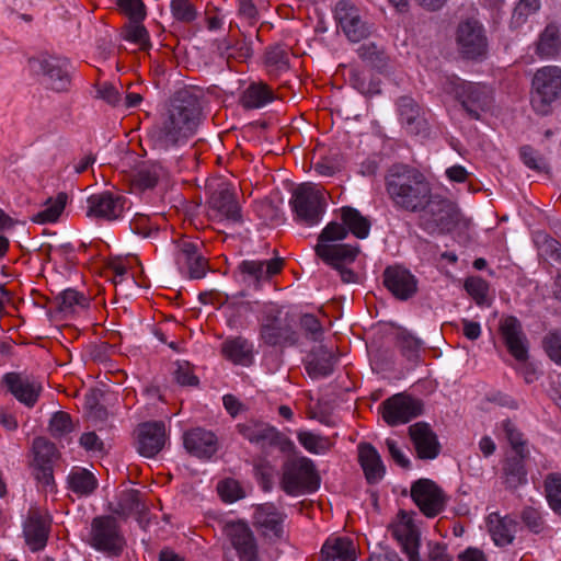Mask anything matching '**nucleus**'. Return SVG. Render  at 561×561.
<instances>
[{
    "label": "nucleus",
    "mask_w": 561,
    "mask_h": 561,
    "mask_svg": "<svg viewBox=\"0 0 561 561\" xmlns=\"http://www.w3.org/2000/svg\"><path fill=\"white\" fill-rule=\"evenodd\" d=\"M49 518L38 511H32L24 524L25 541L31 550L37 551L46 545Z\"/></svg>",
    "instance_id": "obj_27"
},
{
    "label": "nucleus",
    "mask_w": 561,
    "mask_h": 561,
    "mask_svg": "<svg viewBox=\"0 0 561 561\" xmlns=\"http://www.w3.org/2000/svg\"><path fill=\"white\" fill-rule=\"evenodd\" d=\"M559 100H561V68L557 66L539 68L531 81L530 103L534 111L542 116L549 115Z\"/></svg>",
    "instance_id": "obj_5"
},
{
    "label": "nucleus",
    "mask_w": 561,
    "mask_h": 561,
    "mask_svg": "<svg viewBox=\"0 0 561 561\" xmlns=\"http://www.w3.org/2000/svg\"><path fill=\"white\" fill-rule=\"evenodd\" d=\"M411 497L426 517L437 516L446 505L442 489L430 479H420L411 486Z\"/></svg>",
    "instance_id": "obj_14"
},
{
    "label": "nucleus",
    "mask_w": 561,
    "mask_h": 561,
    "mask_svg": "<svg viewBox=\"0 0 561 561\" xmlns=\"http://www.w3.org/2000/svg\"><path fill=\"white\" fill-rule=\"evenodd\" d=\"M295 317L289 312L266 314L261 327V336L268 345H295L298 343V333L294 330Z\"/></svg>",
    "instance_id": "obj_9"
},
{
    "label": "nucleus",
    "mask_w": 561,
    "mask_h": 561,
    "mask_svg": "<svg viewBox=\"0 0 561 561\" xmlns=\"http://www.w3.org/2000/svg\"><path fill=\"white\" fill-rule=\"evenodd\" d=\"M547 501L551 510L561 515V474L549 473L545 480Z\"/></svg>",
    "instance_id": "obj_47"
},
{
    "label": "nucleus",
    "mask_w": 561,
    "mask_h": 561,
    "mask_svg": "<svg viewBox=\"0 0 561 561\" xmlns=\"http://www.w3.org/2000/svg\"><path fill=\"white\" fill-rule=\"evenodd\" d=\"M542 345L548 357L561 366V331L552 330L548 332L542 340Z\"/></svg>",
    "instance_id": "obj_53"
},
{
    "label": "nucleus",
    "mask_w": 561,
    "mask_h": 561,
    "mask_svg": "<svg viewBox=\"0 0 561 561\" xmlns=\"http://www.w3.org/2000/svg\"><path fill=\"white\" fill-rule=\"evenodd\" d=\"M324 204L323 196L309 183L298 185L290 199L297 218L308 225H314L320 220Z\"/></svg>",
    "instance_id": "obj_12"
},
{
    "label": "nucleus",
    "mask_w": 561,
    "mask_h": 561,
    "mask_svg": "<svg viewBox=\"0 0 561 561\" xmlns=\"http://www.w3.org/2000/svg\"><path fill=\"white\" fill-rule=\"evenodd\" d=\"M30 64L44 75L50 89L57 92L69 89L71 78L69 73L70 64L67 59L56 56H43L30 59Z\"/></svg>",
    "instance_id": "obj_15"
},
{
    "label": "nucleus",
    "mask_w": 561,
    "mask_h": 561,
    "mask_svg": "<svg viewBox=\"0 0 561 561\" xmlns=\"http://www.w3.org/2000/svg\"><path fill=\"white\" fill-rule=\"evenodd\" d=\"M217 491L222 501L233 503L242 496L240 484L233 479H226L218 483Z\"/></svg>",
    "instance_id": "obj_58"
},
{
    "label": "nucleus",
    "mask_w": 561,
    "mask_h": 561,
    "mask_svg": "<svg viewBox=\"0 0 561 561\" xmlns=\"http://www.w3.org/2000/svg\"><path fill=\"white\" fill-rule=\"evenodd\" d=\"M68 483L71 491L81 496L91 494L96 488V479L83 468H75L68 477Z\"/></svg>",
    "instance_id": "obj_39"
},
{
    "label": "nucleus",
    "mask_w": 561,
    "mask_h": 561,
    "mask_svg": "<svg viewBox=\"0 0 561 561\" xmlns=\"http://www.w3.org/2000/svg\"><path fill=\"white\" fill-rule=\"evenodd\" d=\"M417 283H383L388 291L399 300H408L417 293Z\"/></svg>",
    "instance_id": "obj_60"
},
{
    "label": "nucleus",
    "mask_w": 561,
    "mask_h": 561,
    "mask_svg": "<svg viewBox=\"0 0 561 561\" xmlns=\"http://www.w3.org/2000/svg\"><path fill=\"white\" fill-rule=\"evenodd\" d=\"M517 522L510 516L501 517L497 513L488 516L489 531L496 546H508L515 538Z\"/></svg>",
    "instance_id": "obj_31"
},
{
    "label": "nucleus",
    "mask_w": 561,
    "mask_h": 561,
    "mask_svg": "<svg viewBox=\"0 0 561 561\" xmlns=\"http://www.w3.org/2000/svg\"><path fill=\"white\" fill-rule=\"evenodd\" d=\"M342 220L343 224L333 221L322 230L314 250L318 257L339 272L341 280H354L353 271L345 265L355 260L359 248L335 242L345 239L348 231L358 239L367 238L370 222L357 209L348 206L342 208Z\"/></svg>",
    "instance_id": "obj_1"
},
{
    "label": "nucleus",
    "mask_w": 561,
    "mask_h": 561,
    "mask_svg": "<svg viewBox=\"0 0 561 561\" xmlns=\"http://www.w3.org/2000/svg\"><path fill=\"white\" fill-rule=\"evenodd\" d=\"M425 204L417 211L419 226L424 231L431 234H444L450 232L460 222V210L450 199L431 194Z\"/></svg>",
    "instance_id": "obj_4"
},
{
    "label": "nucleus",
    "mask_w": 561,
    "mask_h": 561,
    "mask_svg": "<svg viewBox=\"0 0 561 561\" xmlns=\"http://www.w3.org/2000/svg\"><path fill=\"white\" fill-rule=\"evenodd\" d=\"M275 99L272 89L259 79L248 83V110L262 108Z\"/></svg>",
    "instance_id": "obj_35"
},
{
    "label": "nucleus",
    "mask_w": 561,
    "mask_h": 561,
    "mask_svg": "<svg viewBox=\"0 0 561 561\" xmlns=\"http://www.w3.org/2000/svg\"><path fill=\"white\" fill-rule=\"evenodd\" d=\"M299 443L310 453L322 454L330 449L331 443L328 438L316 435L311 432H299Z\"/></svg>",
    "instance_id": "obj_50"
},
{
    "label": "nucleus",
    "mask_w": 561,
    "mask_h": 561,
    "mask_svg": "<svg viewBox=\"0 0 561 561\" xmlns=\"http://www.w3.org/2000/svg\"><path fill=\"white\" fill-rule=\"evenodd\" d=\"M520 158L527 168L538 172H549L547 159L530 146H523L520 148Z\"/></svg>",
    "instance_id": "obj_51"
},
{
    "label": "nucleus",
    "mask_w": 561,
    "mask_h": 561,
    "mask_svg": "<svg viewBox=\"0 0 561 561\" xmlns=\"http://www.w3.org/2000/svg\"><path fill=\"white\" fill-rule=\"evenodd\" d=\"M208 192L207 204L213 216L233 222H241V206L236 199L233 185L220 178L211 179L206 183Z\"/></svg>",
    "instance_id": "obj_7"
},
{
    "label": "nucleus",
    "mask_w": 561,
    "mask_h": 561,
    "mask_svg": "<svg viewBox=\"0 0 561 561\" xmlns=\"http://www.w3.org/2000/svg\"><path fill=\"white\" fill-rule=\"evenodd\" d=\"M335 19L351 42H360L369 35V28L362 21L357 8L348 1L341 0L337 2Z\"/></svg>",
    "instance_id": "obj_21"
},
{
    "label": "nucleus",
    "mask_w": 561,
    "mask_h": 561,
    "mask_svg": "<svg viewBox=\"0 0 561 561\" xmlns=\"http://www.w3.org/2000/svg\"><path fill=\"white\" fill-rule=\"evenodd\" d=\"M72 431V423L67 413H55L49 422V432L56 438L65 437Z\"/></svg>",
    "instance_id": "obj_57"
},
{
    "label": "nucleus",
    "mask_w": 561,
    "mask_h": 561,
    "mask_svg": "<svg viewBox=\"0 0 561 561\" xmlns=\"http://www.w3.org/2000/svg\"><path fill=\"white\" fill-rule=\"evenodd\" d=\"M358 460L368 483L373 484L382 479L385 467L380 455L370 444L363 443L358 445Z\"/></svg>",
    "instance_id": "obj_30"
},
{
    "label": "nucleus",
    "mask_w": 561,
    "mask_h": 561,
    "mask_svg": "<svg viewBox=\"0 0 561 561\" xmlns=\"http://www.w3.org/2000/svg\"><path fill=\"white\" fill-rule=\"evenodd\" d=\"M264 62L272 71H283L289 68L288 54L280 46L267 50Z\"/></svg>",
    "instance_id": "obj_54"
},
{
    "label": "nucleus",
    "mask_w": 561,
    "mask_h": 561,
    "mask_svg": "<svg viewBox=\"0 0 561 561\" xmlns=\"http://www.w3.org/2000/svg\"><path fill=\"white\" fill-rule=\"evenodd\" d=\"M33 470L36 480L46 489H53V462L57 459L56 447L43 437L33 442Z\"/></svg>",
    "instance_id": "obj_17"
},
{
    "label": "nucleus",
    "mask_w": 561,
    "mask_h": 561,
    "mask_svg": "<svg viewBox=\"0 0 561 561\" xmlns=\"http://www.w3.org/2000/svg\"><path fill=\"white\" fill-rule=\"evenodd\" d=\"M463 287L479 307L491 306L493 297L488 283H463Z\"/></svg>",
    "instance_id": "obj_52"
},
{
    "label": "nucleus",
    "mask_w": 561,
    "mask_h": 561,
    "mask_svg": "<svg viewBox=\"0 0 561 561\" xmlns=\"http://www.w3.org/2000/svg\"><path fill=\"white\" fill-rule=\"evenodd\" d=\"M381 408L382 417L390 426L408 423L423 412L422 401L404 393L388 398Z\"/></svg>",
    "instance_id": "obj_13"
},
{
    "label": "nucleus",
    "mask_w": 561,
    "mask_h": 561,
    "mask_svg": "<svg viewBox=\"0 0 561 561\" xmlns=\"http://www.w3.org/2000/svg\"><path fill=\"white\" fill-rule=\"evenodd\" d=\"M253 472L262 490L270 492L274 485L275 467L268 460L260 458L253 463Z\"/></svg>",
    "instance_id": "obj_45"
},
{
    "label": "nucleus",
    "mask_w": 561,
    "mask_h": 561,
    "mask_svg": "<svg viewBox=\"0 0 561 561\" xmlns=\"http://www.w3.org/2000/svg\"><path fill=\"white\" fill-rule=\"evenodd\" d=\"M184 446L191 455L208 459L217 451V438L209 431L195 428L184 435Z\"/></svg>",
    "instance_id": "obj_26"
},
{
    "label": "nucleus",
    "mask_w": 561,
    "mask_h": 561,
    "mask_svg": "<svg viewBox=\"0 0 561 561\" xmlns=\"http://www.w3.org/2000/svg\"><path fill=\"white\" fill-rule=\"evenodd\" d=\"M502 427L514 454L520 455L522 457H529L527 442L524 439L523 433L516 425L511 420H505L502 423Z\"/></svg>",
    "instance_id": "obj_44"
},
{
    "label": "nucleus",
    "mask_w": 561,
    "mask_h": 561,
    "mask_svg": "<svg viewBox=\"0 0 561 561\" xmlns=\"http://www.w3.org/2000/svg\"><path fill=\"white\" fill-rule=\"evenodd\" d=\"M539 256L561 263V243L545 233H538L535 240Z\"/></svg>",
    "instance_id": "obj_43"
},
{
    "label": "nucleus",
    "mask_w": 561,
    "mask_h": 561,
    "mask_svg": "<svg viewBox=\"0 0 561 561\" xmlns=\"http://www.w3.org/2000/svg\"><path fill=\"white\" fill-rule=\"evenodd\" d=\"M350 81L353 88L364 95L380 93V80L375 78L367 80V78L356 69H351Z\"/></svg>",
    "instance_id": "obj_49"
},
{
    "label": "nucleus",
    "mask_w": 561,
    "mask_h": 561,
    "mask_svg": "<svg viewBox=\"0 0 561 561\" xmlns=\"http://www.w3.org/2000/svg\"><path fill=\"white\" fill-rule=\"evenodd\" d=\"M500 332L510 354L518 362H526L528 341L519 320L513 316L503 318L500 322Z\"/></svg>",
    "instance_id": "obj_19"
},
{
    "label": "nucleus",
    "mask_w": 561,
    "mask_h": 561,
    "mask_svg": "<svg viewBox=\"0 0 561 561\" xmlns=\"http://www.w3.org/2000/svg\"><path fill=\"white\" fill-rule=\"evenodd\" d=\"M529 457H522L520 455H513L506 458L503 470L507 488L517 489L519 485L526 483L527 471L524 462Z\"/></svg>",
    "instance_id": "obj_33"
},
{
    "label": "nucleus",
    "mask_w": 561,
    "mask_h": 561,
    "mask_svg": "<svg viewBox=\"0 0 561 561\" xmlns=\"http://www.w3.org/2000/svg\"><path fill=\"white\" fill-rule=\"evenodd\" d=\"M170 9L173 18L190 23L196 18V10L190 0H171Z\"/></svg>",
    "instance_id": "obj_55"
},
{
    "label": "nucleus",
    "mask_w": 561,
    "mask_h": 561,
    "mask_svg": "<svg viewBox=\"0 0 561 561\" xmlns=\"http://www.w3.org/2000/svg\"><path fill=\"white\" fill-rule=\"evenodd\" d=\"M99 270V276L110 280H114L116 277L122 280H137L144 275V267L136 255L103 261Z\"/></svg>",
    "instance_id": "obj_22"
},
{
    "label": "nucleus",
    "mask_w": 561,
    "mask_h": 561,
    "mask_svg": "<svg viewBox=\"0 0 561 561\" xmlns=\"http://www.w3.org/2000/svg\"><path fill=\"white\" fill-rule=\"evenodd\" d=\"M409 435L414 444L419 458L435 459L440 453L436 434L428 424L417 422L409 427Z\"/></svg>",
    "instance_id": "obj_24"
},
{
    "label": "nucleus",
    "mask_w": 561,
    "mask_h": 561,
    "mask_svg": "<svg viewBox=\"0 0 561 561\" xmlns=\"http://www.w3.org/2000/svg\"><path fill=\"white\" fill-rule=\"evenodd\" d=\"M397 106L400 123L408 134L423 138L430 135L427 121L423 116L421 107L412 98L405 95L399 98Z\"/></svg>",
    "instance_id": "obj_20"
},
{
    "label": "nucleus",
    "mask_w": 561,
    "mask_h": 561,
    "mask_svg": "<svg viewBox=\"0 0 561 561\" xmlns=\"http://www.w3.org/2000/svg\"><path fill=\"white\" fill-rule=\"evenodd\" d=\"M141 21L130 20L123 30V38L137 45L139 49L147 50L151 47L150 36L147 28L140 23Z\"/></svg>",
    "instance_id": "obj_41"
},
{
    "label": "nucleus",
    "mask_w": 561,
    "mask_h": 561,
    "mask_svg": "<svg viewBox=\"0 0 561 561\" xmlns=\"http://www.w3.org/2000/svg\"><path fill=\"white\" fill-rule=\"evenodd\" d=\"M220 354L230 364L243 366L245 360V340L241 336L227 337L221 343Z\"/></svg>",
    "instance_id": "obj_38"
},
{
    "label": "nucleus",
    "mask_w": 561,
    "mask_h": 561,
    "mask_svg": "<svg viewBox=\"0 0 561 561\" xmlns=\"http://www.w3.org/2000/svg\"><path fill=\"white\" fill-rule=\"evenodd\" d=\"M323 561H355L353 541L346 537L328 539L321 550Z\"/></svg>",
    "instance_id": "obj_32"
},
{
    "label": "nucleus",
    "mask_w": 561,
    "mask_h": 561,
    "mask_svg": "<svg viewBox=\"0 0 561 561\" xmlns=\"http://www.w3.org/2000/svg\"><path fill=\"white\" fill-rule=\"evenodd\" d=\"M225 534L240 561L245 558V525L242 520L227 522Z\"/></svg>",
    "instance_id": "obj_42"
},
{
    "label": "nucleus",
    "mask_w": 561,
    "mask_h": 561,
    "mask_svg": "<svg viewBox=\"0 0 561 561\" xmlns=\"http://www.w3.org/2000/svg\"><path fill=\"white\" fill-rule=\"evenodd\" d=\"M89 542L95 550L114 556L118 554L125 546V539L116 520L108 516L93 519Z\"/></svg>",
    "instance_id": "obj_11"
},
{
    "label": "nucleus",
    "mask_w": 561,
    "mask_h": 561,
    "mask_svg": "<svg viewBox=\"0 0 561 561\" xmlns=\"http://www.w3.org/2000/svg\"><path fill=\"white\" fill-rule=\"evenodd\" d=\"M458 54L462 59L482 61L488 55V38L483 26L476 20L459 23L456 31Z\"/></svg>",
    "instance_id": "obj_8"
},
{
    "label": "nucleus",
    "mask_w": 561,
    "mask_h": 561,
    "mask_svg": "<svg viewBox=\"0 0 561 561\" xmlns=\"http://www.w3.org/2000/svg\"><path fill=\"white\" fill-rule=\"evenodd\" d=\"M60 300L64 308H73L76 306L85 308L89 305V298L73 289L62 290L60 294Z\"/></svg>",
    "instance_id": "obj_63"
},
{
    "label": "nucleus",
    "mask_w": 561,
    "mask_h": 561,
    "mask_svg": "<svg viewBox=\"0 0 561 561\" xmlns=\"http://www.w3.org/2000/svg\"><path fill=\"white\" fill-rule=\"evenodd\" d=\"M165 444V427L162 422H148L138 427L137 449L140 455L151 458Z\"/></svg>",
    "instance_id": "obj_23"
},
{
    "label": "nucleus",
    "mask_w": 561,
    "mask_h": 561,
    "mask_svg": "<svg viewBox=\"0 0 561 561\" xmlns=\"http://www.w3.org/2000/svg\"><path fill=\"white\" fill-rule=\"evenodd\" d=\"M252 507V525L256 533L270 543L282 540L286 515L271 502Z\"/></svg>",
    "instance_id": "obj_10"
},
{
    "label": "nucleus",
    "mask_w": 561,
    "mask_h": 561,
    "mask_svg": "<svg viewBox=\"0 0 561 561\" xmlns=\"http://www.w3.org/2000/svg\"><path fill=\"white\" fill-rule=\"evenodd\" d=\"M358 55L364 61L368 62L378 71L385 70L388 65V56L374 43L362 45L358 48Z\"/></svg>",
    "instance_id": "obj_48"
},
{
    "label": "nucleus",
    "mask_w": 561,
    "mask_h": 561,
    "mask_svg": "<svg viewBox=\"0 0 561 561\" xmlns=\"http://www.w3.org/2000/svg\"><path fill=\"white\" fill-rule=\"evenodd\" d=\"M284 259L276 257L270 261H248V276L255 280L270 279L278 275L283 268Z\"/></svg>",
    "instance_id": "obj_34"
},
{
    "label": "nucleus",
    "mask_w": 561,
    "mask_h": 561,
    "mask_svg": "<svg viewBox=\"0 0 561 561\" xmlns=\"http://www.w3.org/2000/svg\"><path fill=\"white\" fill-rule=\"evenodd\" d=\"M248 440L265 448H277L282 453H291L295 449L294 443L267 424L259 423L255 428L248 430Z\"/></svg>",
    "instance_id": "obj_25"
},
{
    "label": "nucleus",
    "mask_w": 561,
    "mask_h": 561,
    "mask_svg": "<svg viewBox=\"0 0 561 561\" xmlns=\"http://www.w3.org/2000/svg\"><path fill=\"white\" fill-rule=\"evenodd\" d=\"M300 328L305 332L307 339L318 342L323 336V328L313 314L305 313L300 317Z\"/></svg>",
    "instance_id": "obj_56"
},
{
    "label": "nucleus",
    "mask_w": 561,
    "mask_h": 561,
    "mask_svg": "<svg viewBox=\"0 0 561 561\" xmlns=\"http://www.w3.org/2000/svg\"><path fill=\"white\" fill-rule=\"evenodd\" d=\"M560 49V38L556 26L549 25L540 35L537 51L540 56L552 57Z\"/></svg>",
    "instance_id": "obj_46"
},
{
    "label": "nucleus",
    "mask_w": 561,
    "mask_h": 561,
    "mask_svg": "<svg viewBox=\"0 0 561 561\" xmlns=\"http://www.w3.org/2000/svg\"><path fill=\"white\" fill-rule=\"evenodd\" d=\"M126 208L127 198L124 195L105 191L88 198L87 215L112 221L119 219Z\"/></svg>",
    "instance_id": "obj_16"
},
{
    "label": "nucleus",
    "mask_w": 561,
    "mask_h": 561,
    "mask_svg": "<svg viewBox=\"0 0 561 561\" xmlns=\"http://www.w3.org/2000/svg\"><path fill=\"white\" fill-rule=\"evenodd\" d=\"M11 393L27 407H33L42 390L41 385L28 377L18 374H8L4 378Z\"/></svg>",
    "instance_id": "obj_29"
},
{
    "label": "nucleus",
    "mask_w": 561,
    "mask_h": 561,
    "mask_svg": "<svg viewBox=\"0 0 561 561\" xmlns=\"http://www.w3.org/2000/svg\"><path fill=\"white\" fill-rule=\"evenodd\" d=\"M253 211L263 222L273 221L278 217L277 208L266 198L255 201Z\"/></svg>",
    "instance_id": "obj_62"
},
{
    "label": "nucleus",
    "mask_w": 561,
    "mask_h": 561,
    "mask_svg": "<svg viewBox=\"0 0 561 561\" xmlns=\"http://www.w3.org/2000/svg\"><path fill=\"white\" fill-rule=\"evenodd\" d=\"M117 5L129 20H144L146 18V7L141 0H117Z\"/></svg>",
    "instance_id": "obj_61"
},
{
    "label": "nucleus",
    "mask_w": 561,
    "mask_h": 561,
    "mask_svg": "<svg viewBox=\"0 0 561 561\" xmlns=\"http://www.w3.org/2000/svg\"><path fill=\"white\" fill-rule=\"evenodd\" d=\"M389 197L396 206L416 213L425 206L432 194L430 183L415 168L407 164H393L386 176Z\"/></svg>",
    "instance_id": "obj_3"
},
{
    "label": "nucleus",
    "mask_w": 561,
    "mask_h": 561,
    "mask_svg": "<svg viewBox=\"0 0 561 561\" xmlns=\"http://www.w3.org/2000/svg\"><path fill=\"white\" fill-rule=\"evenodd\" d=\"M201 118L199 98L188 90H181L172 98L161 124L151 129L150 140L162 150L184 144L196 133Z\"/></svg>",
    "instance_id": "obj_2"
},
{
    "label": "nucleus",
    "mask_w": 561,
    "mask_h": 561,
    "mask_svg": "<svg viewBox=\"0 0 561 561\" xmlns=\"http://www.w3.org/2000/svg\"><path fill=\"white\" fill-rule=\"evenodd\" d=\"M455 94L461 106L473 119H479L480 112L485 111L491 103L490 90L478 83L462 81L456 85Z\"/></svg>",
    "instance_id": "obj_18"
},
{
    "label": "nucleus",
    "mask_w": 561,
    "mask_h": 561,
    "mask_svg": "<svg viewBox=\"0 0 561 561\" xmlns=\"http://www.w3.org/2000/svg\"><path fill=\"white\" fill-rule=\"evenodd\" d=\"M176 262L181 267L187 268L191 278L199 279L206 276L207 261L198 253L197 245L191 241L183 240L179 244Z\"/></svg>",
    "instance_id": "obj_28"
},
{
    "label": "nucleus",
    "mask_w": 561,
    "mask_h": 561,
    "mask_svg": "<svg viewBox=\"0 0 561 561\" xmlns=\"http://www.w3.org/2000/svg\"><path fill=\"white\" fill-rule=\"evenodd\" d=\"M520 518L531 533L539 534L543 530L545 522L536 508L525 507L520 513Z\"/></svg>",
    "instance_id": "obj_59"
},
{
    "label": "nucleus",
    "mask_w": 561,
    "mask_h": 561,
    "mask_svg": "<svg viewBox=\"0 0 561 561\" xmlns=\"http://www.w3.org/2000/svg\"><path fill=\"white\" fill-rule=\"evenodd\" d=\"M67 194L58 193L55 198H48L44 208L33 217L36 224H50L58 220L67 204Z\"/></svg>",
    "instance_id": "obj_36"
},
{
    "label": "nucleus",
    "mask_w": 561,
    "mask_h": 561,
    "mask_svg": "<svg viewBox=\"0 0 561 561\" xmlns=\"http://www.w3.org/2000/svg\"><path fill=\"white\" fill-rule=\"evenodd\" d=\"M396 345L404 357L410 360H415L419 357L423 342L407 329L400 328L396 333Z\"/></svg>",
    "instance_id": "obj_40"
},
{
    "label": "nucleus",
    "mask_w": 561,
    "mask_h": 561,
    "mask_svg": "<svg viewBox=\"0 0 561 561\" xmlns=\"http://www.w3.org/2000/svg\"><path fill=\"white\" fill-rule=\"evenodd\" d=\"M320 485V477L313 462L306 458L288 459L283 465L280 488L288 495L313 492Z\"/></svg>",
    "instance_id": "obj_6"
},
{
    "label": "nucleus",
    "mask_w": 561,
    "mask_h": 561,
    "mask_svg": "<svg viewBox=\"0 0 561 561\" xmlns=\"http://www.w3.org/2000/svg\"><path fill=\"white\" fill-rule=\"evenodd\" d=\"M333 354L320 346L307 365V371L311 377H325L333 371Z\"/></svg>",
    "instance_id": "obj_37"
},
{
    "label": "nucleus",
    "mask_w": 561,
    "mask_h": 561,
    "mask_svg": "<svg viewBox=\"0 0 561 561\" xmlns=\"http://www.w3.org/2000/svg\"><path fill=\"white\" fill-rule=\"evenodd\" d=\"M539 0H520L513 11V20L522 23L526 18L539 9Z\"/></svg>",
    "instance_id": "obj_64"
}]
</instances>
